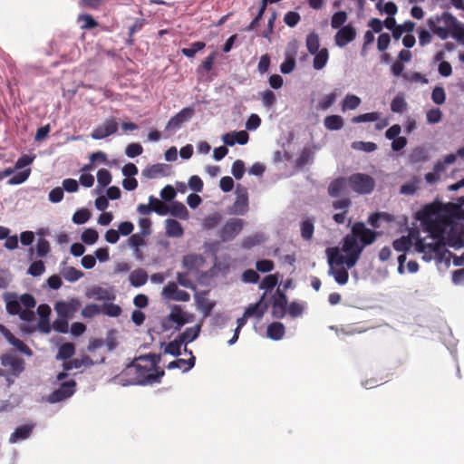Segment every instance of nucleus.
Masks as SVG:
<instances>
[{"label":"nucleus","instance_id":"nucleus-47","mask_svg":"<svg viewBox=\"0 0 464 464\" xmlns=\"http://www.w3.org/2000/svg\"><path fill=\"white\" fill-rule=\"evenodd\" d=\"M74 345L71 343H66L59 347L57 359L66 360L74 354Z\"/></svg>","mask_w":464,"mask_h":464},{"label":"nucleus","instance_id":"nucleus-45","mask_svg":"<svg viewBox=\"0 0 464 464\" xmlns=\"http://www.w3.org/2000/svg\"><path fill=\"white\" fill-rule=\"evenodd\" d=\"M381 113L378 111L367 112L363 114H360L354 116L352 119L353 123H361V122H372L379 120Z\"/></svg>","mask_w":464,"mask_h":464},{"label":"nucleus","instance_id":"nucleus-60","mask_svg":"<svg viewBox=\"0 0 464 464\" xmlns=\"http://www.w3.org/2000/svg\"><path fill=\"white\" fill-rule=\"evenodd\" d=\"M431 100L434 103L438 105L443 104L446 100L444 89L440 86L435 87L431 93Z\"/></svg>","mask_w":464,"mask_h":464},{"label":"nucleus","instance_id":"nucleus-29","mask_svg":"<svg viewBox=\"0 0 464 464\" xmlns=\"http://www.w3.org/2000/svg\"><path fill=\"white\" fill-rule=\"evenodd\" d=\"M285 333V325L280 322H274L267 326V337L278 341L281 340Z\"/></svg>","mask_w":464,"mask_h":464},{"label":"nucleus","instance_id":"nucleus-15","mask_svg":"<svg viewBox=\"0 0 464 464\" xmlns=\"http://www.w3.org/2000/svg\"><path fill=\"white\" fill-rule=\"evenodd\" d=\"M81 303L77 299H71L67 302L59 301L55 304L54 309L60 317L71 318L79 309Z\"/></svg>","mask_w":464,"mask_h":464},{"label":"nucleus","instance_id":"nucleus-11","mask_svg":"<svg viewBox=\"0 0 464 464\" xmlns=\"http://www.w3.org/2000/svg\"><path fill=\"white\" fill-rule=\"evenodd\" d=\"M162 296L169 301L188 302L190 300V295L179 289L174 282H169L163 287Z\"/></svg>","mask_w":464,"mask_h":464},{"label":"nucleus","instance_id":"nucleus-10","mask_svg":"<svg viewBox=\"0 0 464 464\" xmlns=\"http://www.w3.org/2000/svg\"><path fill=\"white\" fill-rule=\"evenodd\" d=\"M118 130V121L114 118H110L104 121V122L96 128H94L91 133V137L93 140L105 139Z\"/></svg>","mask_w":464,"mask_h":464},{"label":"nucleus","instance_id":"nucleus-16","mask_svg":"<svg viewBox=\"0 0 464 464\" xmlns=\"http://www.w3.org/2000/svg\"><path fill=\"white\" fill-rule=\"evenodd\" d=\"M0 333L4 335L6 341L14 346L18 352L32 356V350L21 340L16 338L5 325L0 324Z\"/></svg>","mask_w":464,"mask_h":464},{"label":"nucleus","instance_id":"nucleus-3","mask_svg":"<svg viewBox=\"0 0 464 464\" xmlns=\"http://www.w3.org/2000/svg\"><path fill=\"white\" fill-rule=\"evenodd\" d=\"M158 362L159 357L155 354L140 356L115 376L113 382L121 386L148 385L160 382L164 372L158 371Z\"/></svg>","mask_w":464,"mask_h":464},{"label":"nucleus","instance_id":"nucleus-58","mask_svg":"<svg viewBox=\"0 0 464 464\" xmlns=\"http://www.w3.org/2000/svg\"><path fill=\"white\" fill-rule=\"evenodd\" d=\"M143 152V148L140 143H130L125 149V154L129 158H135Z\"/></svg>","mask_w":464,"mask_h":464},{"label":"nucleus","instance_id":"nucleus-56","mask_svg":"<svg viewBox=\"0 0 464 464\" xmlns=\"http://www.w3.org/2000/svg\"><path fill=\"white\" fill-rule=\"evenodd\" d=\"M147 236L141 234H133L129 237L128 243L131 248H140V246H144L146 245V237Z\"/></svg>","mask_w":464,"mask_h":464},{"label":"nucleus","instance_id":"nucleus-19","mask_svg":"<svg viewBox=\"0 0 464 464\" xmlns=\"http://www.w3.org/2000/svg\"><path fill=\"white\" fill-rule=\"evenodd\" d=\"M169 167L167 164L158 163L146 167L142 175L150 179L165 177L169 174Z\"/></svg>","mask_w":464,"mask_h":464},{"label":"nucleus","instance_id":"nucleus-12","mask_svg":"<svg viewBox=\"0 0 464 464\" xmlns=\"http://www.w3.org/2000/svg\"><path fill=\"white\" fill-rule=\"evenodd\" d=\"M195 110L192 107H185L177 114L169 119L166 124L167 130H176L181 127V125L188 121L194 115Z\"/></svg>","mask_w":464,"mask_h":464},{"label":"nucleus","instance_id":"nucleus-53","mask_svg":"<svg viewBox=\"0 0 464 464\" xmlns=\"http://www.w3.org/2000/svg\"><path fill=\"white\" fill-rule=\"evenodd\" d=\"M352 148L365 152H372L377 149V145L372 141H354L352 143Z\"/></svg>","mask_w":464,"mask_h":464},{"label":"nucleus","instance_id":"nucleus-20","mask_svg":"<svg viewBox=\"0 0 464 464\" xmlns=\"http://www.w3.org/2000/svg\"><path fill=\"white\" fill-rule=\"evenodd\" d=\"M184 351L186 353H188L190 357L188 360H185V359L174 360L167 365V369H169V370L179 369L183 372H187L190 371L195 366L196 359H195L194 355L192 354V352L188 351V349L186 347L184 348Z\"/></svg>","mask_w":464,"mask_h":464},{"label":"nucleus","instance_id":"nucleus-2","mask_svg":"<svg viewBox=\"0 0 464 464\" xmlns=\"http://www.w3.org/2000/svg\"><path fill=\"white\" fill-rule=\"evenodd\" d=\"M376 233L367 228L362 222L353 225L351 233L347 234L343 240L342 248L328 247L325 251L329 266L328 274L334 281L343 285L348 282V269L353 267L363 248L374 242Z\"/></svg>","mask_w":464,"mask_h":464},{"label":"nucleus","instance_id":"nucleus-7","mask_svg":"<svg viewBox=\"0 0 464 464\" xmlns=\"http://www.w3.org/2000/svg\"><path fill=\"white\" fill-rule=\"evenodd\" d=\"M0 362L5 372L12 375L20 376L24 371V360L13 353H6L0 356Z\"/></svg>","mask_w":464,"mask_h":464},{"label":"nucleus","instance_id":"nucleus-39","mask_svg":"<svg viewBox=\"0 0 464 464\" xmlns=\"http://www.w3.org/2000/svg\"><path fill=\"white\" fill-rule=\"evenodd\" d=\"M348 19L347 13L345 11H337L331 17V26L334 29H340L344 26Z\"/></svg>","mask_w":464,"mask_h":464},{"label":"nucleus","instance_id":"nucleus-55","mask_svg":"<svg viewBox=\"0 0 464 464\" xmlns=\"http://www.w3.org/2000/svg\"><path fill=\"white\" fill-rule=\"evenodd\" d=\"M336 101V93L331 92L325 95L318 103L317 108L322 111L328 110Z\"/></svg>","mask_w":464,"mask_h":464},{"label":"nucleus","instance_id":"nucleus-50","mask_svg":"<svg viewBox=\"0 0 464 464\" xmlns=\"http://www.w3.org/2000/svg\"><path fill=\"white\" fill-rule=\"evenodd\" d=\"M97 181L99 186L103 188L111 182V172L106 169H101L97 172Z\"/></svg>","mask_w":464,"mask_h":464},{"label":"nucleus","instance_id":"nucleus-62","mask_svg":"<svg viewBox=\"0 0 464 464\" xmlns=\"http://www.w3.org/2000/svg\"><path fill=\"white\" fill-rule=\"evenodd\" d=\"M231 173L236 179H241L245 173V163L240 160L234 161L231 168Z\"/></svg>","mask_w":464,"mask_h":464},{"label":"nucleus","instance_id":"nucleus-64","mask_svg":"<svg viewBox=\"0 0 464 464\" xmlns=\"http://www.w3.org/2000/svg\"><path fill=\"white\" fill-rule=\"evenodd\" d=\"M101 314V308L98 304H87L82 311V315L85 318H92Z\"/></svg>","mask_w":464,"mask_h":464},{"label":"nucleus","instance_id":"nucleus-51","mask_svg":"<svg viewBox=\"0 0 464 464\" xmlns=\"http://www.w3.org/2000/svg\"><path fill=\"white\" fill-rule=\"evenodd\" d=\"M31 169H26L22 171L15 173L9 180V185H19L24 183L30 176Z\"/></svg>","mask_w":464,"mask_h":464},{"label":"nucleus","instance_id":"nucleus-43","mask_svg":"<svg viewBox=\"0 0 464 464\" xmlns=\"http://www.w3.org/2000/svg\"><path fill=\"white\" fill-rule=\"evenodd\" d=\"M63 276L69 282H76L83 276V273L72 266H69L63 269L62 272Z\"/></svg>","mask_w":464,"mask_h":464},{"label":"nucleus","instance_id":"nucleus-54","mask_svg":"<svg viewBox=\"0 0 464 464\" xmlns=\"http://www.w3.org/2000/svg\"><path fill=\"white\" fill-rule=\"evenodd\" d=\"M44 271H45L44 264L43 261L39 260V261H34L30 265L27 273L30 276L36 277V276H42L44 273Z\"/></svg>","mask_w":464,"mask_h":464},{"label":"nucleus","instance_id":"nucleus-22","mask_svg":"<svg viewBox=\"0 0 464 464\" xmlns=\"http://www.w3.org/2000/svg\"><path fill=\"white\" fill-rule=\"evenodd\" d=\"M287 310V298L285 294H280L272 304V315L276 318H283Z\"/></svg>","mask_w":464,"mask_h":464},{"label":"nucleus","instance_id":"nucleus-31","mask_svg":"<svg viewBox=\"0 0 464 464\" xmlns=\"http://www.w3.org/2000/svg\"><path fill=\"white\" fill-rule=\"evenodd\" d=\"M314 55L313 60V67L314 69L319 71L324 68L329 59V53L326 48H322L320 51L315 53H311Z\"/></svg>","mask_w":464,"mask_h":464},{"label":"nucleus","instance_id":"nucleus-30","mask_svg":"<svg viewBox=\"0 0 464 464\" xmlns=\"http://www.w3.org/2000/svg\"><path fill=\"white\" fill-rule=\"evenodd\" d=\"M88 298H94L98 301H108L112 298L111 294L101 286H93L86 292Z\"/></svg>","mask_w":464,"mask_h":464},{"label":"nucleus","instance_id":"nucleus-17","mask_svg":"<svg viewBox=\"0 0 464 464\" xmlns=\"http://www.w3.org/2000/svg\"><path fill=\"white\" fill-rule=\"evenodd\" d=\"M351 200L349 198H342L333 202V208L334 210H340L333 216V219L336 224H343L346 219V214L351 206Z\"/></svg>","mask_w":464,"mask_h":464},{"label":"nucleus","instance_id":"nucleus-52","mask_svg":"<svg viewBox=\"0 0 464 464\" xmlns=\"http://www.w3.org/2000/svg\"><path fill=\"white\" fill-rule=\"evenodd\" d=\"M91 218V214L88 209L86 208H81L75 211V213L72 216V221L73 223L77 225H82L86 223Z\"/></svg>","mask_w":464,"mask_h":464},{"label":"nucleus","instance_id":"nucleus-34","mask_svg":"<svg viewBox=\"0 0 464 464\" xmlns=\"http://www.w3.org/2000/svg\"><path fill=\"white\" fill-rule=\"evenodd\" d=\"M408 109V103L402 93H398L391 102V111L394 113H403Z\"/></svg>","mask_w":464,"mask_h":464},{"label":"nucleus","instance_id":"nucleus-36","mask_svg":"<svg viewBox=\"0 0 464 464\" xmlns=\"http://www.w3.org/2000/svg\"><path fill=\"white\" fill-rule=\"evenodd\" d=\"M362 102L360 97L354 94H346L342 102V111H353L357 109Z\"/></svg>","mask_w":464,"mask_h":464},{"label":"nucleus","instance_id":"nucleus-61","mask_svg":"<svg viewBox=\"0 0 464 464\" xmlns=\"http://www.w3.org/2000/svg\"><path fill=\"white\" fill-rule=\"evenodd\" d=\"M221 221V216L215 213L212 216L206 218L203 221V227L207 230L216 227Z\"/></svg>","mask_w":464,"mask_h":464},{"label":"nucleus","instance_id":"nucleus-40","mask_svg":"<svg viewBox=\"0 0 464 464\" xmlns=\"http://www.w3.org/2000/svg\"><path fill=\"white\" fill-rule=\"evenodd\" d=\"M205 47H206V44L204 42H201V41L194 42L193 44H191L190 47L182 48L181 53L184 56L191 59V58L195 57V55L198 52L203 50Z\"/></svg>","mask_w":464,"mask_h":464},{"label":"nucleus","instance_id":"nucleus-23","mask_svg":"<svg viewBox=\"0 0 464 464\" xmlns=\"http://www.w3.org/2000/svg\"><path fill=\"white\" fill-rule=\"evenodd\" d=\"M195 301L198 308L202 312L205 317L211 314L215 306V303L206 297V293H197L195 295Z\"/></svg>","mask_w":464,"mask_h":464},{"label":"nucleus","instance_id":"nucleus-6","mask_svg":"<svg viewBox=\"0 0 464 464\" xmlns=\"http://www.w3.org/2000/svg\"><path fill=\"white\" fill-rule=\"evenodd\" d=\"M348 186L353 192L360 195H366L373 191L375 181L367 174L355 173L348 178Z\"/></svg>","mask_w":464,"mask_h":464},{"label":"nucleus","instance_id":"nucleus-9","mask_svg":"<svg viewBox=\"0 0 464 464\" xmlns=\"http://www.w3.org/2000/svg\"><path fill=\"white\" fill-rule=\"evenodd\" d=\"M236 200L230 207V214L243 216L248 210V193L247 189L238 185L236 189Z\"/></svg>","mask_w":464,"mask_h":464},{"label":"nucleus","instance_id":"nucleus-41","mask_svg":"<svg viewBox=\"0 0 464 464\" xmlns=\"http://www.w3.org/2000/svg\"><path fill=\"white\" fill-rule=\"evenodd\" d=\"M314 230V220L307 218L301 223V236L304 240H310L313 237Z\"/></svg>","mask_w":464,"mask_h":464},{"label":"nucleus","instance_id":"nucleus-26","mask_svg":"<svg viewBox=\"0 0 464 464\" xmlns=\"http://www.w3.org/2000/svg\"><path fill=\"white\" fill-rule=\"evenodd\" d=\"M348 185V179L338 178L333 180L328 187V194L333 198L339 197L345 191Z\"/></svg>","mask_w":464,"mask_h":464},{"label":"nucleus","instance_id":"nucleus-1","mask_svg":"<svg viewBox=\"0 0 464 464\" xmlns=\"http://www.w3.org/2000/svg\"><path fill=\"white\" fill-rule=\"evenodd\" d=\"M417 218L423 231L429 233L432 239V242H426L425 238L412 235L415 239V250L422 254L425 262L433 259L441 262L447 252V245L454 248L464 246V228L459 231L454 223L455 218H464L461 205H429L417 213Z\"/></svg>","mask_w":464,"mask_h":464},{"label":"nucleus","instance_id":"nucleus-14","mask_svg":"<svg viewBox=\"0 0 464 464\" xmlns=\"http://www.w3.org/2000/svg\"><path fill=\"white\" fill-rule=\"evenodd\" d=\"M356 37V30L348 24L342 28L338 29L334 35V43L338 47H344L349 43L353 42Z\"/></svg>","mask_w":464,"mask_h":464},{"label":"nucleus","instance_id":"nucleus-44","mask_svg":"<svg viewBox=\"0 0 464 464\" xmlns=\"http://www.w3.org/2000/svg\"><path fill=\"white\" fill-rule=\"evenodd\" d=\"M169 213L177 218L186 219L188 218V209L184 204L180 202H173L170 208Z\"/></svg>","mask_w":464,"mask_h":464},{"label":"nucleus","instance_id":"nucleus-33","mask_svg":"<svg viewBox=\"0 0 464 464\" xmlns=\"http://www.w3.org/2000/svg\"><path fill=\"white\" fill-rule=\"evenodd\" d=\"M165 228L167 236L171 237H180L184 234L181 224L175 219H167Z\"/></svg>","mask_w":464,"mask_h":464},{"label":"nucleus","instance_id":"nucleus-38","mask_svg":"<svg viewBox=\"0 0 464 464\" xmlns=\"http://www.w3.org/2000/svg\"><path fill=\"white\" fill-rule=\"evenodd\" d=\"M412 245L411 237L409 236H402L393 241L392 246L398 252H405L411 248Z\"/></svg>","mask_w":464,"mask_h":464},{"label":"nucleus","instance_id":"nucleus-35","mask_svg":"<svg viewBox=\"0 0 464 464\" xmlns=\"http://www.w3.org/2000/svg\"><path fill=\"white\" fill-rule=\"evenodd\" d=\"M324 125L329 130H339L343 127V119L340 115H329L324 118Z\"/></svg>","mask_w":464,"mask_h":464},{"label":"nucleus","instance_id":"nucleus-48","mask_svg":"<svg viewBox=\"0 0 464 464\" xmlns=\"http://www.w3.org/2000/svg\"><path fill=\"white\" fill-rule=\"evenodd\" d=\"M278 280L279 278L277 275H268L263 278L259 285V288L270 291L278 284Z\"/></svg>","mask_w":464,"mask_h":464},{"label":"nucleus","instance_id":"nucleus-5","mask_svg":"<svg viewBox=\"0 0 464 464\" xmlns=\"http://www.w3.org/2000/svg\"><path fill=\"white\" fill-rule=\"evenodd\" d=\"M4 299L9 314H17L21 320L25 322L34 321L35 314L31 309L35 307L36 301L31 294H24L18 296L14 293H5Z\"/></svg>","mask_w":464,"mask_h":464},{"label":"nucleus","instance_id":"nucleus-37","mask_svg":"<svg viewBox=\"0 0 464 464\" xmlns=\"http://www.w3.org/2000/svg\"><path fill=\"white\" fill-rule=\"evenodd\" d=\"M306 48L310 53H315L316 52L320 51V38L318 34L315 32H312L307 34L306 36Z\"/></svg>","mask_w":464,"mask_h":464},{"label":"nucleus","instance_id":"nucleus-8","mask_svg":"<svg viewBox=\"0 0 464 464\" xmlns=\"http://www.w3.org/2000/svg\"><path fill=\"white\" fill-rule=\"evenodd\" d=\"M76 382L73 380L63 382L46 399L49 403H57L72 397L75 392Z\"/></svg>","mask_w":464,"mask_h":464},{"label":"nucleus","instance_id":"nucleus-42","mask_svg":"<svg viewBox=\"0 0 464 464\" xmlns=\"http://www.w3.org/2000/svg\"><path fill=\"white\" fill-rule=\"evenodd\" d=\"M184 344L180 342L179 338L177 337L175 340L166 344L164 352L172 356H179L181 353V346Z\"/></svg>","mask_w":464,"mask_h":464},{"label":"nucleus","instance_id":"nucleus-59","mask_svg":"<svg viewBox=\"0 0 464 464\" xmlns=\"http://www.w3.org/2000/svg\"><path fill=\"white\" fill-rule=\"evenodd\" d=\"M262 103L265 107L270 109L276 101L275 93L270 90H266L261 92Z\"/></svg>","mask_w":464,"mask_h":464},{"label":"nucleus","instance_id":"nucleus-18","mask_svg":"<svg viewBox=\"0 0 464 464\" xmlns=\"http://www.w3.org/2000/svg\"><path fill=\"white\" fill-rule=\"evenodd\" d=\"M249 139L248 133L246 130L231 131L225 133L222 136V140L227 146H234L235 144L245 145Z\"/></svg>","mask_w":464,"mask_h":464},{"label":"nucleus","instance_id":"nucleus-24","mask_svg":"<svg viewBox=\"0 0 464 464\" xmlns=\"http://www.w3.org/2000/svg\"><path fill=\"white\" fill-rule=\"evenodd\" d=\"M169 320L177 324V328L183 326L184 324L192 321L193 316L188 313H185L181 308L175 306L169 315Z\"/></svg>","mask_w":464,"mask_h":464},{"label":"nucleus","instance_id":"nucleus-28","mask_svg":"<svg viewBox=\"0 0 464 464\" xmlns=\"http://www.w3.org/2000/svg\"><path fill=\"white\" fill-rule=\"evenodd\" d=\"M34 429V425H22L14 430L9 438L10 443H15L18 440H23L30 437Z\"/></svg>","mask_w":464,"mask_h":464},{"label":"nucleus","instance_id":"nucleus-4","mask_svg":"<svg viewBox=\"0 0 464 464\" xmlns=\"http://www.w3.org/2000/svg\"><path fill=\"white\" fill-rule=\"evenodd\" d=\"M428 25L434 34L441 40L453 38L457 43L464 44V24L448 12L428 19Z\"/></svg>","mask_w":464,"mask_h":464},{"label":"nucleus","instance_id":"nucleus-13","mask_svg":"<svg viewBox=\"0 0 464 464\" xmlns=\"http://www.w3.org/2000/svg\"><path fill=\"white\" fill-rule=\"evenodd\" d=\"M244 222L239 218L229 219L221 229V238L223 241H228L235 238L242 230Z\"/></svg>","mask_w":464,"mask_h":464},{"label":"nucleus","instance_id":"nucleus-57","mask_svg":"<svg viewBox=\"0 0 464 464\" xmlns=\"http://www.w3.org/2000/svg\"><path fill=\"white\" fill-rule=\"evenodd\" d=\"M78 21L82 23L81 25L82 29H92L98 25V23L93 19V17L87 14H80Z\"/></svg>","mask_w":464,"mask_h":464},{"label":"nucleus","instance_id":"nucleus-25","mask_svg":"<svg viewBox=\"0 0 464 464\" xmlns=\"http://www.w3.org/2000/svg\"><path fill=\"white\" fill-rule=\"evenodd\" d=\"M205 264V258L201 255H187L182 259V265L188 270H198Z\"/></svg>","mask_w":464,"mask_h":464},{"label":"nucleus","instance_id":"nucleus-46","mask_svg":"<svg viewBox=\"0 0 464 464\" xmlns=\"http://www.w3.org/2000/svg\"><path fill=\"white\" fill-rule=\"evenodd\" d=\"M314 152L309 148H304L296 160V165L298 167H304L313 162Z\"/></svg>","mask_w":464,"mask_h":464},{"label":"nucleus","instance_id":"nucleus-21","mask_svg":"<svg viewBox=\"0 0 464 464\" xmlns=\"http://www.w3.org/2000/svg\"><path fill=\"white\" fill-rule=\"evenodd\" d=\"M265 295L261 296L259 301L255 304H250L245 310V315L250 317H256V319H261L267 310V304L264 303Z\"/></svg>","mask_w":464,"mask_h":464},{"label":"nucleus","instance_id":"nucleus-32","mask_svg":"<svg viewBox=\"0 0 464 464\" xmlns=\"http://www.w3.org/2000/svg\"><path fill=\"white\" fill-rule=\"evenodd\" d=\"M200 333V326L194 325L192 327L186 328L178 337L180 342L186 346L188 343L193 342L198 338Z\"/></svg>","mask_w":464,"mask_h":464},{"label":"nucleus","instance_id":"nucleus-49","mask_svg":"<svg viewBox=\"0 0 464 464\" xmlns=\"http://www.w3.org/2000/svg\"><path fill=\"white\" fill-rule=\"evenodd\" d=\"M98 238H99V234L93 228H87L81 235L82 241L87 245L95 244L97 242Z\"/></svg>","mask_w":464,"mask_h":464},{"label":"nucleus","instance_id":"nucleus-27","mask_svg":"<svg viewBox=\"0 0 464 464\" xmlns=\"http://www.w3.org/2000/svg\"><path fill=\"white\" fill-rule=\"evenodd\" d=\"M148 274L142 268H138L131 271L129 275L130 284L134 287H140L148 281Z\"/></svg>","mask_w":464,"mask_h":464},{"label":"nucleus","instance_id":"nucleus-63","mask_svg":"<svg viewBox=\"0 0 464 464\" xmlns=\"http://www.w3.org/2000/svg\"><path fill=\"white\" fill-rule=\"evenodd\" d=\"M50 252V244L44 238H40L36 244V254L39 257L45 256Z\"/></svg>","mask_w":464,"mask_h":464}]
</instances>
